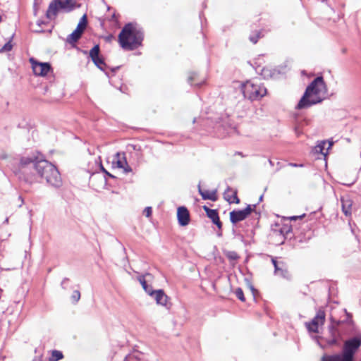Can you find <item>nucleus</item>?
I'll use <instances>...</instances> for the list:
<instances>
[{
  "instance_id": "obj_1",
  "label": "nucleus",
  "mask_w": 361,
  "mask_h": 361,
  "mask_svg": "<svg viewBox=\"0 0 361 361\" xmlns=\"http://www.w3.org/2000/svg\"><path fill=\"white\" fill-rule=\"evenodd\" d=\"M327 94V87L322 76L316 78L306 88L296 106L297 109H307L321 103Z\"/></svg>"
},
{
  "instance_id": "obj_2",
  "label": "nucleus",
  "mask_w": 361,
  "mask_h": 361,
  "mask_svg": "<svg viewBox=\"0 0 361 361\" xmlns=\"http://www.w3.org/2000/svg\"><path fill=\"white\" fill-rule=\"evenodd\" d=\"M23 165L32 164L40 177L44 178L51 186L59 188L62 185L61 175L56 167L45 159L32 160L26 158L21 160Z\"/></svg>"
},
{
  "instance_id": "obj_3",
  "label": "nucleus",
  "mask_w": 361,
  "mask_h": 361,
  "mask_svg": "<svg viewBox=\"0 0 361 361\" xmlns=\"http://www.w3.org/2000/svg\"><path fill=\"white\" fill-rule=\"evenodd\" d=\"M143 40V32L133 23L126 24L118 35V42L125 50H134Z\"/></svg>"
},
{
  "instance_id": "obj_4",
  "label": "nucleus",
  "mask_w": 361,
  "mask_h": 361,
  "mask_svg": "<svg viewBox=\"0 0 361 361\" xmlns=\"http://www.w3.org/2000/svg\"><path fill=\"white\" fill-rule=\"evenodd\" d=\"M361 345V337L355 336L347 340L343 346L342 354L324 355L322 361H353L355 352Z\"/></svg>"
},
{
  "instance_id": "obj_5",
  "label": "nucleus",
  "mask_w": 361,
  "mask_h": 361,
  "mask_svg": "<svg viewBox=\"0 0 361 361\" xmlns=\"http://www.w3.org/2000/svg\"><path fill=\"white\" fill-rule=\"evenodd\" d=\"M74 0H52L49 5L46 16L49 20H54L59 12H70L75 7Z\"/></svg>"
},
{
  "instance_id": "obj_6",
  "label": "nucleus",
  "mask_w": 361,
  "mask_h": 361,
  "mask_svg": "<svg viewBox=\"0 0 361 361\" xmlns=\"http://www.w3.org/2000/svg\"><path fill=\"white\" fill-rule=\"evenodd\" d=\"M242 91L244 97L250 100H259L267 94L265 87L259 83L252 81H247L242 86Z\"/></svg>"
},
{
  "instance_id": "obj_7",
  "label": "nucleus",
  "mask_w": 361,
  "mask_h": 361,
  "mask_svg": "<svg viewBox=\"0 0 361 361\" xmlns=\"http://www.w3.org/2000/svg\"><path fill=\"white\" fill-rule=\"evenodd\" d=\"M255 205H247L246 208L242 210H233L230 212V220L232 224H235L238 222L245 220L252 212Z\"/></svg>"
},
{
  "instance_id": "obj_8",
  "label": "nucleus",
  "mask_w": 361,
  "mask_h": 361,
  "mask_svg": "<svg viewBox=\"0 0 361 361\" xmlns=\"http://www.w3.org/2000/svg\"><path fill=\"white\" fill-rule=\"evenodd\" d=\"M32 68L35 75L39 76H46L51 71V67L49 63L38 62L33 58L30 59Z\"/></svg>"
},
{
  "instance_id": "obj_9",
  "label": "nucleus",
  "mask_w": 361,
  "mask_h": 361,
  "mask_svg": "<svg viewBox=\"0 0 361 361\" xmlns=\"http://www.w3.org/2000/svg\"><path fill=\"white\" fill-rule=\"evenodd\" d=\"M325 322V312L322 310H319L316 316L313 318L311 322L307 324V329L310 331L317 333L319 325L324 324Z\"/></svg>"
},
{
  "instance_id": "obj_10",
  "label": "nucleus",
  "mask_w": 361,
  "mask_h": 361,
  "mask_svg": "<svg viewBox=\"0 0 361 361\" xmlns=\"http://www.w3.org/2000/svg\"><path fill=\"white\" fill-rule=\"evenodd\" d=\"M99 46L96 44L93 48L90 49V57L96 66H97L100 70L104 71L106 65L104 63L103 58L99 56Z\"/></svg>"
},
{
  "instance_id": "obj_11",
  "label": "nucleus",
  "mask_w": 361,
  "mask_h": 361,
  "mask_svg": "<svg viewBox=\"0 0 361 361\" xmlns=\"http://www.w3.org/2000/svg\"><path fill=\"white\" fill-rule=\"evenodd\" d=\"M177 218L179 225L181 226H187L190 222V214L188 209L185 207H178Z\"/></svg>"
},
{
  "instance_id": "obj_12",
  "label": "nucleus",
  "mask_w": 361,
  "mask_h": 361,
  "mask_svg": "<svg viewBox=\"0 0 361 361\" xmlns=\"http://www.w3.org/2000/svg\"><path fill=\"white\" fill-rule=\"evenodd\" d=\"M333 142L330 141H321L319 142L314 149V151L317 154H321L326 157L328 154L329 149L332 147Z\"/></svg>"
},
{
  "instance_id": "obj_13",
  "label": "nucleus",
  "mask_w": 361,
  "mask_h": 361,
  "mask_svg": "<svg viewBox=\"0 0 361 361\" xmlns=\"http://www.w3.org/2000/svg\"><path fill=\"white\" fill-rule=\"evenodd\" d=\"M342 211L346 216H350L352 213L353 201L348 197H341Z\"/></svg>"
},
{
  "instance_id": "obj_14",
  "label": "nucleus",
  "mask_w": 361,
  "mask_h": 361,
  "mask_svg": "<svg viewBox=\"0 0 361 361\" xmlns=\"http://www.w3.org/2000/svg\"><path fill=\"white\" fill-rule=\"evenodd\" d=\"M198 191L203 200L216 201L217 200L216 190H204L202 189L200 183L198 185Z\"/></svg>"
},
{
  "instance_id": "obj_15",
  "label": "nucleus",
  "mask_w": 361,
  "mask_h": 361,
  "mask_svg": "<svg viewBox=\"0 0 361 361\" xmlns=\"http://www.w3.org/2000/svg\"><path fill=\"white\" fill-rule=\"evenodd\" d=\"M154 298L157 304L165 306L168 301V296L162 290H157L153 291Z\"/></svg>"
},
{
  "instance_id": "obj_16",
  "label": "nucleus",
  "mask_w": 361,
  "mask_h": 361,
  "mask_svg": "<svg viewBox=\"0 0 361 361\" xmlns=\"http://www.w3.org/2000/svg\"><path fill=\"white\" fill-rule=\"evenodd\" d=\"M114 165H116L117 168H124V166L127 165V161L124 153L117 152L112 161Z\"/></svg>"
},
{
  "instance_id": "obj_17",
  "label": "nucleus",
  "mask_w": 361,
  "mask_h": 361,
  "mask_svg": "<svg viewBox=\"0 0 361 361\" xmlns=\"http://www.w3.org/2000/svg\"><path fill=\"white\" fill-rule=\"evenodd\" d=\"M224 198L230 203H239L240 200L237 196V192L233 191L231 188H228L224 192Z\"/></svg>"
},
{
  "instance_id": "obj_18",
  "label": "nucleus",
  "mask_w": 361,
  "mask_h": 361,
  "mask_svg": "<svg viewBox=\"0 0 361 361\" xmlns=\"http://www.w3.org/2000/svg\"><path fill=\"white\" fill-rule=\"evenodd\" d=\"M82 33L75 30L71 34L67 37V42L69 44H74L77 42L82 36Z\"/></svg>"
},
{
  "instance_id": "obj_19",
  "label": "nucleus",
  "mask_w": 361,
  "mask_h": 361,
  "mask_svg": "<svg viewBox=\"0 0 361 361\" xmlns=\"http://www.w3.org/2000/svg\"><path fill=\"white\" fill-rule=\"evenodd\" d=\"M204 209L207 213V216L212 220V222L215 221L216 220L219 218V214L216 209H212L208 208L207 207L204 206Z\"/></svg>"
},
{
  "instance_id": "obj_20",
  "label": "nucleus",
  "mask_w": 361,
  "mask_h": 361,
  "mask_svg": "<svg viewBox=\"0 0 361 361\" xmlns=\"http://www.w3.org/2000/svg\"><path fill=\"white\" fill-rule=\"evenodd\" d=\"M277 228L274 229V233H279L283 238L291 231V228L289 226L284 225L283 226H279L276 225Z\"/></svg>"
},
{
  "instance_id": "obj_21",
  "label": "nucleus",
  "mask_w": 361,
  "mask_h": 361,
  "mask_svg": "<svg viewBox=\"0 0 361 361\" xmlns=\"http://www.w3.org/2000/svg\"><path fill=\"white\" fill-rule=\"evenodd\" d=\"M138 281L141 283L143 289L145 290L146 293H147L149 295H153V290L151 286H149L147 283L146 280L145 279V276H142L138 278Z\"/></svg>"
},
{
  "instance_id": "obj_22",
  "label": "nucleus",
  "mask_w": 361,
  "mask_h": 361,
  "mask_svg": "<svg viewBox=\"0 0 361 361\" xmlns=\"http://www.w3.org/2000/svg\"><path fill=\"white\" fill-rule=\"evenodd\" d=\"M87 16H86V15H84L80 18L75 30L82 34L87 27Z\"/></svg>"
},
{
  "instance_id": "obj_23",
  "label": "nucleus",
  "mask_w": 361,
  "mask_h": 361,
  "mask_svg": "<svg viewBox=\"0 0 361 361\" xmlns=\"http://www.w3.org/2000/svg\"><path fill=\"white\" fill-rule=\"evenodd\" d=\"M63 357V353L61 351L54 350L51 352V355L49 359V361H58L62 359Z\"/></svg>"
},
{
  "instance_id": "obj_24",
  "label": "nucleus",
  "mask_w": 361,
  "mask_h": 361,
  "mask_svg": "<svg viewBox=\"0 0 361 361\" xmlns=\"http://www.w3.org/2000/svg\"><path fill=\"white\" fill-rule=\"evenodd\" d=\"M226 132L224 133L223 136L232 135L237 133V129L235 126H229L225 129Z\"/></svg>"
},
{
  "instance_id": "obj_25",
  "label": "nucleus",
  "mask_w": 361,
  "mask_h": 361,
  "mask_svg": "<svg viewBox=\"0 0 361 361\" xmlns=\"http://www.w3.org/2000/svg\"><path fill=\"white\" fill-rule=\"evenodd\" d=\"M262 37L261 32H257L256 33L252 34L249 39L253 44H256L259 38Z\"/></svg>"
},
{
  "instance_id": "obj_26",
  "label": "nucleus",
  "mask_w": 361,
  "mask_h": 361,
  "mask_svg": "<svg viewBox=\"0 0 361 361\" xmlns=\"http://www.w3.org/2000/svg\"><path fill=\"white\" fill-rule=\"evenodd\" d=\"M235 296L242 302H244L245 300L243 291L242 288H238L235 290Z\"/></svg>"
},
{
  "instance_id": "obj_27",
  "label": "nucleus",
  "mask_w": 361,
  "mask_h": 361,
  "mask_svg": "<svg viewBox=\"0 0 361 361\" xmlns=\"http://www.w3.org/2000/svg\"><path fill=\"white\" fill-rule=\"evenodd\" d=\"M12 44L11 42L6 43L4 47L0 49V53L9 51L12 49Z\"/></svg>"
},
{
  "instance_id": "obj_28",
  "label": "nucleus",
  "mask_w": 361,
  "mask_h": 361,
  "mask_svg": "<svg viewBox=\"0 0 361 361\" xmlns=\"http://www.w3.org/2000/svg\"><path fill=\"white\" fill-rule=\"evenodd\" d=\"M226 257L231 260H235L238 259V254L234 251H229L226 253Z\"/></svg>"
},
{
  "instance_id": "obj_29",
  "label": "nucleus",
  "mask_w": 361,
  "mask_h": 361,
  "mask_svg": "<svg viewBox=\"0 0 361 361\" xmlns=\"http://www.w3.org/2000/svg\"><path fill=\"white\" fill-rule=\"evenodd\" d=\"M276 275L280 276L283 278H288V271L286 269L281 267L279 269V273H277Z\"/></svg>"
},
{
  "instance_id": "obj_30",
  "label": "nucleus",
  "mask_w": 361,
  "mask_h": 361,
  "mask_svg": "<svg viewBox=\"0 0 361 361\" xmlns=\"http://www.w3.org/2000/svg\"><path fill=\"white\" fill-rule=\"evenodd\" d=\"M71 298H72V300L75 302H77L80 300V291H78V290L73 291Z\"/></svg>"
},
{
  "instance_id": "obj_31",
  "label": "nucleus",
  "mask_w": 361,
  "mask_h": 361,
  "mask_svg": "<svg viewBox=\"0 0 361 361\" xmlns=\"http://www.w3.org/2000/svg\"><path fill=\"white\" fill-rule=\"evenodd\" d=\"M331 331L333 338L329 341V344L331 345H336V344H337L338 341H337V338H336V336H335V332L334 331L333 329H331Z\"/></svg>"
},
{
  "instance_id": "obj_32",
  "label": "nucleus",
  "mask_w": 361,
  "mask_h": 361,
  "mask_svg": "<svg viewBox=\"0 0 361 361\" xmlns=\"http://www.w3.org/2000/svg\"><path fill=\"white\" fill-rule=\"evenodd\" d=\"M124 361H140V360L134 355H128L125 357Z\"/></svg>"
},
{
  "instance_id": "obj_33",
  "label": "nucleus",
  "mask_w": 361,
  "mask_h": 361,
  "mask_svg": "<svg viewBox=\"0 0 361 361\" xmlns=\"http://www.w3.org/2000/svg\"><path fill=\"white\" fill-rule=\"evenodd\" d=\"M152 207H147L144 209V214H145L147 217H149V216H151V215H152Z\"/></svg>"
},
{
  "instance_id": "obj_34",
  "label": "nucleus",
  "mask_w": 361,
  "mask_h": 361,
  "mask_svg": "<svg viewBox=\"0 0 361 361\" xmlns=\"http://www.w3.org/2000/svg\"><path fill=\"white\" fill-rule=\"evenodd\" d=\"M195 77H196V73H191L189 75V77H188V82L190 83H191V85H197V86H199L200 85L199 83H197V84H192V81L195 78Z\"/></svg>"
},
{
  "instance_id": "obj_35",
  "label": "nucleus",
  "mask_w": 361,
  "mask_h": 361,
  "mask_svg": "<svg viewBox=\"0 0 361 361\" xmlns=\"http://www.w3.org/2000/svg\"><path fill=\"white\" fill-rule=\"evenodd\" d=\"M215 225L217 226V227L219 228V230L221 229L222 228V223L221 222L219 218L217 219V221L216 220L215 221L213 222Z\"/></svg>"
},
{
  "instance_id": "obj_36",
  "label": "nucleus",
  "mask_w": 361,
  "mask_h": 361,
  "mask_svg": "<svg viewBox=\"0 0 361 361\" xmlns=\"http://www.w3.org/2000/svg\"><path fill=\"white\" fill-rule=\"evenodd\" d=\"M250 289L252 293V295L255 296V293L257 292V290L254 288V286L252 284L249 285Z\"/></svg>"
},
{
  "instance_id": "obj_37",
  "label": "nucleus",
  "mask_w": 361,
  "mask_h": 361,
  "mask_svg": "<svg viewBox=\"0 0 361 361\" xmlns=\"http://www.w3.org/2000/svg\"><path fill=\"white\" fill-rule=\"evenodd\" d=\"M125 173H128L132 171L131 168L127 164L124 166V168H123Z\"/></svg>"
},
{
  "instance_id": "obj_38",
  "label": "nucleus",
  "mask_w": 361,
  "mask_h": 361,
  "mask_svg": "<svg viewBox=\"0 0 361 361\" xmlns=\"http://www.w3.org/2000/svg\"><path fill=\"white\" fill-rule=\"evenodd\" d=\"M18 200L20 202V204H19V207H22V205L24 204V200L23 198L22 197V196H19L18 197Z\"/></svg>"
},
{
  "instance_id": "obj_39",
  "label": "nucleus",
  "mask_w": 361,
  "mask_h": 361,
  "mask_svg": "<svg viewBox=\"0 0 361 361\" xmlns=\"http://www.w3.org/2000/svg\"><path fill=\"white\" fill-rule=\"evenodd\" d=\"M281 267H279V264L276 265V267H274V274H276L279 271V269Z\"/></svg>"
},
{
  "instance_id": "obj_40",
  "label": "nucleus",
  "mask_w": 361,
  "mask_h": 361,
  "mask_svg": "<svg viewBox=\"0 0 361 361\" xmlns=\"http://www.w3.org/2000/svg\"><path fill=\"white\" fill-rule=\"evenodd\" d=\"M289 165L291 166H293V167H298V166L302 167L303 166L302 164H294V163H290Z\"/></svg>"
},
{
  "instance_id": "obj_41",
  "label": "nucleus",
  "mask_w": 361,
  "mask_h": 361,
  "mask_svg": "<svg viewBox=\"0 0 361 361\" xmlns=\"http://www.w3.org/2000/svg\"><path fill=\"white\" fill-rule=\"evenodd\" d=\"M271 262H272V264H273L274 267H276V265L279 264L278 262L274 258L271 259Z\"/></svg>"
},
{
  "instance_id": "obj_42",
  "label": "nucleus",
  "mask_w": 361,
  "mask_h": 361,
  "mask_svg": "<svg viewBox=\"0 0 361 361\" xmlns=\"http://www.w3.org/2000/svg\"><path fill=\"white\" fill-rule=\"evenodd\" d=\"M355 183V180L350 182V183H343L342 184L344 185H347V186H351L352 185H353Z\"/></svg>"
},
{
  "instance_id": "obj_43",
  "label": "nucleus",
  "mask_w": 361,
  "mask_h": 361,
  "mask_svg": "<svg viewBox=\"0 0 361 361\" xmlns=\"http://www.w3.org/2000/svg\"><path fill=\"white\" fill-rule=\"evenodd\" d=\"M111 20H115V21H117V18H116V16L115 13H114L111 16Z\"/></svg>"
},
{
  "instance_id": "obj_44",
  "label": "nucleus",
  "mask_w": 361,
  "mask_h": 361,
  "mask_svg": "<svg viewBox=\"0 0 361 361\" xmlns=\"http://www.w3.org/2000/svg\"><path fill=\"white\" fill-rule=\"evenodd\" d=\"M102 170L109 176L111 177H113V176L111 174H110L109 173H108L104 168H102Z\"/></svg>"
},
{
  "instance_id": "obj_45",
  "label": "nucleus",
  "mask_w": 361,
  "mask_h": 361,
  "mask_svg": "<svg viewBox=\"0 0 361 361\" xmlns=\"http://www.w3.org/2000/svg\"><path fill=\"white\" fill-rule=\"evenodd\" d=\"M303 216H304V215H302V216H293V217H291V219H298V218H302Z\"/></svg>"
},
{
  "instance_id": "obj_46",
  "label": "nucleus",
  "mask_w": 361,
  "mask_h": 361,
  "mask_svg": "<svg viewBox=\"0 0 361 361\" xmlns=\"http://www.w3.org/2000/svg\"><path fill=\"white\" fill-rule=\"evenodd\" d=\"M331 321H332L333 322H336V324H339V323H340V322H339V321H335V320H334V319H333V318H331Z\"/></svg>"
},
{
  "instance_id": "obj_47",
  "label": "nucleus",
  "mask_w": 361,
  "mask_h": 361,
  "mask_svg": "<svg viewBox=\"0 0 361 361\" xmlns=\"http://www.w3.org/2000/svg\"><path fill=\"white\" fill-rule=\"evenodd\" d=\"M68 281V279H63V281H62V283H61V285H62V286H63V285H64V283H65V282H66V281Z\"/></svg>"
},
{
  "instance_id": "obj_48",
  "label": "nucleus",
  "mask_w": 361,
  "mask_h": 361,
  "mask_svg": "<svg viewBox=\"0 0 361 361\" xmlns=\"http://www.w3.org/2000/svg\"><path fill=\"white\" fill-rule=\"evenodd\" d=\"M269 163H270L271 165H273V163H272V161L271 160H269Z\"/></svg>"
},
{
  "instance_id": "obj_49",
  "label": "nucleus",
  "mask_w": 361,
  "mask_h": 361,
  "mask_svg": "<svg viewBox=\"0 0 361 361\" xmlns=\"http://www.w3.org/2000/svg\"><path fill=\"white\" fill-rule=\"evenodd\" d=\"M5 221L7 223L8 221V219H6Z\"/></svg>"
}]
</instances>
